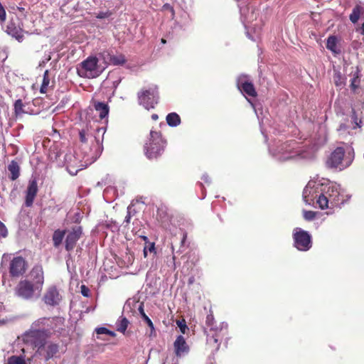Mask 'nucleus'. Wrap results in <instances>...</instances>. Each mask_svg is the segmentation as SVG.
<instances>
[{
  "mask_svg": "<svg viewBox=\"0 0 364 364\" xmlns=\"http://www.w3.org/2000/svg\"><path fill=\"white\" fill-rule=\"evenodd\" d=\"M82 142L81 151L82 156H76L74 153L69 152L64 156V164L71 175H76L78 171L86 168L97 160L102 152L101 141L92 135L86 134L85 131L80 132Z\"/></svg>",
  "mask_w": 364,
  "mask_h": 364,
  "instance_id": "nucleus-1",
  "label": "nucleus"
},
{
  "mask_svg": "<svg viewBox=\"0 0 364 364\" xmlns=\"http://www.w3.org/2000/svg\"><path fill=\"white\" fill-rule=\"evenodd\" d=\"M43 283V269L40 266H36L32 269L28 279L19 282L15 289V294L26 300L38 299L41 295Z\"/></svg>",
  "mask_w": 364,
  "mask_h": 364,
  "instance_id": "nucleus-2",
  "label": "nucleus"
},
{
  "mask_svg": "<svg viewBox=\"0 0 364 364\" xmlns=\"http://www.w3.org/2000/svg\"><path fill=\"white\" fill-rule=\"evenodd\" d=\"M322 191L316 204L321 209H333L335 207H341L350 198L349 195L344 194L341 186L335 182L323 180Z\"/></svg>",
  "mask_w": 364,
  "mask_h": 364,
  "instance_id": "nucleus-3",
  "label": "nucleus"
},
{
  "mask_svg": "<svg viewBox=\"0 0 364 364\" xmlns=\"http://www.w3.org/2000/svg\"><path fill=\"white\" fill-rule=\"evenodd\" d=\"M62 322L63 319L61 318H53L51 320L45 318H41L33 324L31 330L23 334V341L34 348H37V352L41 353V350L44 348L46 339L49 336L48 331L44 329H35L34 327L42 325L47 326H50L52 328H54V327L51 326L52 323H61Z\"/></svg>",
  "mask_w": 364,
  "mask_h": 364,
  "instance_id": "nucleus-4",
  "label": "nucleus"
},
{
  "mask_svg": "<svg viewBox=\"0 0 364 364\" xmlns=\"http://www.w3.org/2000/svg\"><path fill=\"white\" fill-rule=\"evenodd\" d=\"M354 159L353 149L348 146L336 148L327 158L326 166L331 169L342 171L348 168Z\"/></svg>",
  "mask_w": 364,
  "mask_h": 364,
  "instance_id": "nucleus-5",
  "label": "nucleus"
},
{
  "mask_svg": "<svg viewBox=\"0 0 364 364\" xmlns=\"http://www.w3.org/2000/svg\"><path fill=\"white\" fill-rule=\"evenodd\" d=\"M296 142H277L269 148L272 156L279 161H285L294 159L299 155V151L296 149Z\"/></svg>",
  "mask_w": 364,
  "mask_h": 364,
  "instance_id": "nucleus-6",
  "label": "nucleus"
},
{
  "mask_svg": "<svg viewBox=\"0 0 364 364\" xmlns=\"http://www.w3.org/2000/svg\"><path fill=\"white\" fill-rule=\"evenodd\" d=\"M165 141L159 132L151 131L147 141L144 145V153L147 158L156 159L163 153Z\"/></svg>",
  "mask_w": 364,
  "mask_h": 364,
  "instance_id": "nucleus-7",
  "label": "nucleus"
},
{
  "mask_svg": "<svg viewBox=\"0 0 364 364\" xmlns=\"http://www.w3.org/2000/svg\"><path fill=\"white\" fill-rule=\"evenodd\" d=\"M102 72V67L95 56L88 57L77 67L78 75L89 79L98 77Z\"/></svg>",
  "mask_w": 364,
  "mask_h": 364,
  "instance_id": "nucleus-8",
  "label": "nucleus"
},
{
  "mask_svg": "<svg viewBox=\"0 0 364 364\" xmlns=\"http://www.w3.org/2000/svg\"><path fill=\"white\" fill-rule=\"evenodd\" d=\"M323 180H311L303 191V199L307 205H314L315 200L318 199L323 187Z\"/></svg>",
  "mask_w": 364,
  "mask_h": 364,
  "instance_id": "nucleus-9",
  "label": "nucleus"
},
{
  "mask_svg": "<svg viewBox=\"0 0 364 364\" xmlns=\"http://www.w3.org/2000/svg\"><path fill=\"white\" fill-rule=\"evenodd\" d=\"M158 87L156 85H152L138 93L139 103L146 109L154 108L158 102Z\"/></svg>",
  "mask_w": 364,
  "mask_h": 364,
  "instance_id": "nucleus-10",
  "label": "nucleus"
},
{
  "mask_svg": "<svg viewBox=\"0 0 364 364\" xmlns=\"http://www.w3.org/2000/svg\"><path fill=\"white\" fill-rule=\"evenodd\" d=\"M293 237L294 246L300 251H306L311 247V238L308 232L299 228L294 230Z\"/></svg>",
  "mask_w": 364,
  "mask_h": 364,
  "instance_id": "nucleus-11",
  "label": "nucleus"
},
{
  "mask_svg": "<svg viewBox=\"0 0 364 364\" xmlns=\"http://www.w3.org/2000/svg\"><path fill=\"white\" fill-rule=\"evenodd\" d=\"M237 85L238 89L244 95L250 97L256 96V91L254 85L247 75H240L237 78Z\"/></svg>",
  "mask_w": 364,
  "mask_h": 364,
  "instance_id": "nucleus-12",
  "label": "nucleus"
},
{
  "mask_svg": "<svg viewBox=\"0 0 364 364\" xmlns=\"http://www.w3.org/2000/svg\"><path fill=\"white\" fill-rule=\"evenodd\" d=\"M43 299L47 305L54 306L60 304L62 296L55 287L50 286L46 290Z\"/></svg>",
  "mask_w": 364,
  "mask_h": 364,
  "instance_id": "nucleus-13",
  "label": "nucleus"
},
{
  "mask_svg": "<svg viewBox=\"0 0 364 364\" xmlns=\"http://www.w3.org/2000/svg\"><path fill=\"white\" fill-rule=\"evenodd\" d=\"M26 263L21 257H14L10 264V273L13 277H18L24 273Z\"/></svg>",
  "mask_w": 364,
  "mask_h": 364,
  "instance_id": "nucleus-14",
  "label": "nucleus"
},
{
  "mask_svg": "<svg viewBox=\"0 0 364 364\" xmlns=\"http://www.w3.org/2000/svg\"><path fill=\"white\" fill-rule=\"evenodd\" d=\"M81 234L82 229L80 227H75L68 232L65 240V248L67 250H71L74 248Z\"/></svg>",
  "mask_w": 364,
  "mask_h": 364,
  "instance_id": "nucleus-15",
  "label": "nucleus"
},
{
  "mask_svg": "<svg viewBox=\"0 0 364 364\" xmlns=\"http://www.w3.org/2000/svg\"><path fill=\"white\" fill-rule=\"evenodd\" d=\"M173 348L177 357H183L189 351V347L183 336H177L173 343Z\"/></svg>",
  "mask_w": 364,
  "mask_h": 364,
  "instance_id": "nucleus-16",
  "label": "nucleus"
},
{
  "mask_svg": "<svg viewBox=\"0 0 364 364\" xmlns=\"http://www.w3.org/2000/svg\"><path fill=\"white\" fill-rule=\"evenodd\" d=\"M38 192V186L36 180H31L29 181L26 195V205L30 207L32 205L35 197Z\"/></svg>",
  "mask_w": 364,
  "mask_h": 364,
  "instance_id": "nucleus-17",
  "label": "nucleus"
},
{
  "mask_svg": "<svg viewBox=\"0 0 364 364\" xmlns=\"http://www.w3.org/2000/svg\"><path fill=\"white\" fill-rule=\"evenodd\" d=\"M6 32L9 35L16 38L18 42H21L23 39L22 28L14 21H11L6 28Z\"/></svg>",
  "mask_w": 364,
  "mask_h": 364,
  "instance_id": "nucleus-18",
  "label": "nucleus"
},
{
  "mask_svg": "<svg viewBox=\"0 0 364 364\" xmlns=\"http://www.w3.org/2000/svg\"><path fill=\"white\" fill-rule=\"evenodd\" d=\"M95 57L97 59L98 64L102 67V71H104L109 65H111L112 55L109 51L104 50L98 53L97 56Z\"/></svg>",
  "mask_w": 364,
  "mask_h": 364,
  "instance_id": "nucleus-19",
  "label": "nucleus"
},
{
  "mask_svg": "<svg viewBox=\"0 0 364 364\" xmlns=\"http://www.w3.org/2000/svg\"><path fill=\"white\" fill-rule=\"evenodd\" d=\"M227 328H228V324L226 323H224V322L220 323L218 326L214 324V326L210 328V330L215 331V334L213 335L211 337H208L207 341L209 343H211L212 342H213L214 343H218V332L223 331H226Z\"/></svg>",
  "mask_w": 364,
  "mask_h": 364,
  "instance_id": "nucleus-20",
  "label": "nucleus"
},
{
  "mask_svg": "<svg viewBox=\"0 0 364 364\" xmlns=\"http://www.w3.org/2000/svg\"><path fill=\"white\" fill-rule=\"evenodd\" d=\"M95 109L98 113L101 119L105 118L109 113V107L107 104L103 102H97L95 104Z\"/></svg>",
  "mask_w": 364,
  "mask_h": 364,
  "instance_id": "nucleus-21",
  "label": "nucleus"
},
{
  "mask_svg": "<svg viewBox=\"0 0 364 364\" xmlns=\"http://www.w3.org/2000/svg\"><path fill=\"white\" fill-rule=\"evenodd\" d=\"M45 350V358L48 360L53 358L58 353V346L55 343H50L46 346Z\"/></svg>",
  "mask_w": 364,
  "mask_h": 364,
  "instance_id": "nucleus-22",
  "label": "nucleus"
},
{
  "mask_svg": "<svg viewBox=\"0 0 364 364\" xmlns=\"http://www.w3.org/2000/svg\"><path fill=\"white\" fill-rule=\"evenodd\" d=\"M167 124L171 127H176L181 123V118L176 112H171L166 116Z\"/></svg>",
  "mask_w": 364,
  "mask_h": 364,
  "instance_id": "nucleus-23",
  "label": "nucleus"
},
{
  "mask_svg": "<svg viewBox=\"0 0 364 364\" xmlns=\"http://www.w3.org/2000/svg\"><path fill=\"white\" fill-rule=\"evenodd\" d=\"M8 170L11 173V179L14 181L19 176V166L18 164L12 161L8 166Z\"/></svg>",
  "mask_w": 364,
  "mask_h": 364,
  "instance_id": "nucleus-24",
  "label": "nucleus"
},
{
  "mask_svg": "<svg viewBox=\"0 0 364 364\" xmlns=\"http://www.w3.org/2000/svg\"><path fill=\"white\" fill-rule=\"evenodd\" d=\"M129 321L126 318H121L116 323L117 330L121 333H124L127 328Z\"/></svg>",
  "mask_w": 364,
  "mask_h": 364,
  "instance_id": "nucleus-25",
  "label": "nucleus"
},
{
  "mask_svg": "<svg viewBox=\"0 0 364 364\" xmlns=\"http://www.w3.org/2000/svg\"><path fill=\"white\" fill-rule=\"evenodd\" d=\"M64 236H65L64 231H61V230L55 231L53 236V240L54 245L55 247H58L62 242Z\"/></svg>",
  "mask_w": 364,
  "mask_h": 364,
  "instance_id": "nucleus-26",
  "label": "nucleus"
},
{
  "mask_svg": "<svg viewBox=\"0 0 364 364\" xmlns=\"http://www.w3.org/2000/svg\"><path fill=\"white\" fill-rule=\"evenodd\" d=\"M336 46H337V39L335 36H329L326 43V48L331 50L333 53H337L336 51Z\"/></svg>",
  "mask_w": 364,
  "mask_h": 364,
  "instance_id": "nucleus-27",
  "label": "nucleus"
},
{
  "mask_svg": "<svg viewBox=\"0 0 364 364\" xmlns=\"http://www.w3.org/2000/svg\"><path fill=\"white\" fill-rule=\"evenodd\" d=\"M50 84V78L48 76V71L46 70L43 75L42 84L41 86L40 91L41 93H46L47 92L48 87Z\"/></svg>",
  "mask_w": 364,
  "mask_h": 364,
  "instance_id": "nucleus-28",
  "label": "nucleus"
},
{
  "mask_svg": "<svg viewBox=\"0 0 364 364\" xmlns=\"http://www.w3.org/2000/svg\"><path fill=\"white\" fill-rule=\"evenodd\" d=\"M125 62H126L125 57L122 54L112 55L111 65H121L124 64Z\"/></svg>",
  "mask_w": 364,
  "mask_h": 364,
  "instance_id": "nucleus-29",
  "label": "nucleus"
},
{
  "mask_svg": "<svg viewBox=\"0 0 364 364\" xmlns=\"http://www.w3.org/2000/svg\"><path fill=\"white\" fill-rule=\"evenodd\" d=\"M138 309H139V311L140 312L142 318L144 319V321L146 322L148 326L150 327L151 332L154 331V324H153L152 321H151V319L144 313L143 305L140 304Z\"/></svg>",
  "mask_w": 364,
  "mask_h": 364,
  "instance_id": "nucleus-30",
  "label": "nucleus"
},
{
  "mask_svg": "<svg viewBox=\"0 0 364 364\" xmlns=\"http://www.w3.org/2000/svg\"><path fill=\"white\" fill-rule=\"evenodd\" d=\"M360 14V7L359 6H356L353 9L352 13L350 15V20L353 23H356L359 18Z\"/></svg>",
  "mask_w": 364,
  "mask_h": 364,
  "instance_id": "nucleus-31",
  "label": "nucleus"
},
{
  "mask_svg": "<svg viewBox=\"0 0 364 364\" xmlns=\"http://www.w3.org/2000/svg\"><path fill=\"white\" fill-rule=\"evenodd\" d=\"M23 104L21 100H18L14 103V111L16 116L24 113Z\"/></svg>",
  "mask_w": 364,
  "mask_h": 364,
  "instance_id": "nucleus-32",
  "label": "nucleus"
},
{
  "mask_svg": "<svg viewBox=\"0 0 364 364\" xmlns=\"http://www.w3.org/2000/svg\"><path fill=\"white\" fill-rule=\"evenodd\" d=\"M240 12H241V15L244 18L245 24H246V23H249L250 22H252L254 20V18H255L253 11H252L251 14H248L247 16H246V14H245V9H241ZM245 27L247 28V25H245Z\"/></svg>",
  "mask_w": 364,
  "mask_h": 364,
  "instance_id": "nucleus-33",
  "label": "nucleus"
},
{
  "mask_svg": "<svg viewBox=\"0 0 364 364\" xmlns=\"http://www.w3.org/2000/svg\"><path fill=\"white\" fill-rule=\"evenodd\" d=\"M95 332L97 335L107 334L112 337H114L116 336L115 333L109 331L105 327H99L95 328Z\"/></svg>",
  "mask_w": 364,
  "mask_h": 364,
  "instance_id": "nucleus-34",
  "label": "nucleus"
},
{
  "mask_svg": "<svg viewBox=\"0 0 364 364\" xmlns=\"http://www.w3.org/2000/svg\"><path fill=\"white\" fill-rule=\"evenodd\" d=\"M7 364H26V362L21 357L14 355L9 358Z\"/></svg>",
  "mask_w": 364,
  "mask_h": 364,
  "instance_id": "nucleus-35",
  "label": "nucleus"
},
{
  "mask_svg": "<svg viewBox=\"0 0 364 364\" xmlns=\"http://www.w3.org/2000/svg\"><path fill=\"white\" fill-rule=\"evenodd\" d=\"M155 252V245L154 242L149 243L148 245L145 246L144 248V257H147L148 252Z\"/></svg>",
  "mask_w": 364,
  "mask_h": 364,
  "instance_id": "nucleus-36",
  "label": "nucleus"
},
{
  "mask_svg": "<svg viewBox=\"0 0 364 364\" xmlns=\"http://www.w3.org/2000/svg\"><path fill=\"white\" fill-rule=\"evenodd\" d=\"M176 323L178 328H180L181 333L184 334L186 333V329H188L185 321H177Z\"/></svg>",
  "mask_w": 364,
  "mask_h": 364,
  "instance_id": "nucleus-37",
  "label": "nucleus"
},
{
  "mask_svg": "<svg viewBox=\"0 0 364 364\" xmlns=\"http://www.w3.org/2000/svg\"><path fill=\"white\" fill-rule=\"evenodd\" d=\"M304 218L306 220H312L315 218V213L314 211H304Z\"/></svg>",
  "mask_w": 364,
  "mask_h": 364,
  "instance_id": "nucleus-38",
  "label": "nucleus"
},
{
  "mask_svg": "<svg viewBox=\"0 0 364 364\" xmlns=\"http://www.w3.org/2000/svg\"><path fill=\"white\" fill-rule=\"evenodd\" d=\"M7 235V230L5 225L0 221V237H5Z\"/></svg>",
  "mask_w": 364,
  "mask_h": 364,
  "instance_id": "nucleus-39",
  "label": "nucleus"
},
{
  "mask_svg": "<svg viewBox=\"0 0 364 364\" xmlns=\"http://www.w3.org/2000/svg\"><path fill=\"white\" fill-rule=\"evenodd\" d=\"M360 80L358 79V77H353L351 80L350 87L352 90H355L359 85Z\"/></svg>",
  "mask_w": 364,
  "mask_h": 364,
  "instance_id": "nucleus-40",
  "label": "nucleus"
},
{
  "mask_svg": "<svg viewBox=\"0 0 364 364\" xmlns=\"http://www.w3.org/2000/svg\"><path fill=\"white\" fill-rule=\"evenodd\" d=\"M81 289V294L85 296L89 297L90 296V289L85 287V285H82L80 287Z\"/></svg>",
  "mask_w": 364,
  "mask_h": 364,
  "instance_id": "nucleus-41",
  "label": "nucleus"
},
{
  "mask_svg": "<svg viewBox=\"0 0 364 364\" xmlns=\"http://www.w3.org/2000/svg\"><path fill=\"white\" fill-rule=\"evenodd\" d=\"M206 324L210 328L214 326V318L212 315H208L206 317Z\"/></svg>",
  "mask_w": 364,
  "mask_h": 364,
  "instance_id": "nucleus-42",
  "label": "nucleus"
},
{
  "mask_svg": "<svg viewBox=\"0 0 364 364\" xmlns=\"http://www.w3.org/2000/svg\"><path fill=\"white\" fill-rule=\"evenodd\" d=\"M111 13L110 12H100L97 15V18H107L110 16Z\"/></svg>",
  "mask_w": 364,
  "mask_h": 364,
  "instance_id": "nucleus-43",
  "label": "nucleus"
},
{
  "mask_svg": "<svg viewBox=\"0 0 364 364\" xmlns=\"http://www.w3.org/2000/svg\"><path fill=\"white\" fill-rule=\"evenodd\" d=\"M201 178L205 183L208 184L210 183V178L207 174H203Z\"/></svg>",
  "mask_w": 364,
  "mask_h": 364,
  "instance_id": "nucleus-44",
  "label": "nucleus"
},
{
  "mask_svg": "<svg viewBox=\"0 0 364 364\" xmlns=\"http://www.w3.org/2000/svg\"><path fill=\"white\" fill-rule=\"evenodd\" d=\"M129 210H130V207H128V213H127V216L125 217V219H124V222L127 223H130V220H131V215H130Z\"/></svg>",
  "mask_w": 364,
  "mask_h": 364,
  "instance_id": "nucleus-45",
  "label": "nucleus"
},
{
  "mask_svg": "<svg viewBox=\"0 0 364 364\" xmlns=\"http://www.w3.org/2000/svg\"><path fill=\"white\" fill-rule=\"evenodd\" d=\"M353 121L355 123V124L357 126H358V123L357 122L358 119H357V117L355 116V113L354 110H353Z\"/></svg>",
  "mask_w": 364,
  "mask_h": 364,
  "instance_id": "nucleus-46",
  "label": "nucleus"
},
{
  "mask_svg": "<svg viewBox=\"0 0 364 364\" xmlns=\"http://www.w3.org/2000/svg\"><path fill=\"white\" fill-rule=\"evenodd\" d=\"M247 35L248 38H250L251 40L256 41V38L254 36L250 35V31L248 30L247 31Z\"/></svg>",
  "mask_w": 364,
  "mask_h": 364,
  "instance_id": "nucleus-47",
  "label": "nucleus"
},
{
  "mask_svg": "<svg viewBox=\"0 0 364 364\" xmlns=\"http://www.w3.org/2000/svg\"><path fill=\"white\" fill-rule=\"evenodd\" d=\"M346 129V125H344V124H341V125H340V127H339V128H338V130L339 132H341V131H342V130H345Z\"/></svg>",
  "mask_w": 364,
  "mask_h": 364,
  "instance_id": "nucleus-48",
  "label": "nucleus"
},
{
  "mask_svg": "<svg viewBox=\"0 0 364 364\" xmlns=\"http://www.w3.org/2000/svg\"><path fill=\"white\" fill-rule=\"evenodd\" d=\"M119 82H120V80L114 81L113 84H114V87H117L118 85V84L119 83Z\"/></svg>",
  "mask_w": 364,
  "mask_h": 364,
  "instance_id": "nucleus-49",
  "label": "nucleus"
},
{
  "mask_svg": "<svg viewBox=\"0 0 364 364\" xmlns=\"http://www.w3.org/2000/svg\"><path fill=\"white\" fill-rule=\"evenodd\" d=\"M151 117H152V119H154V120H156V119H158V116H157V114H153V115L151 116Z\"/></svg>",
  "mask_w": 364,
  "mask_h": 364,
  "instance_id": "nucleus-50",
  "label": "nucleus"
},
{
  "mask_svg": "<svg viewBox=\"0 0 364 364\" xmlns=\"http://www.w3.org/2000/svg\"><path fill=\"white\" fill-rule=\"evenodd\" d=\"M246 98H247V97H246ZM247 101L251 104V106L255 109V105H254V104H253V103H252L250 100H248V99H247Z\"/></svg>",
  "mask_w": 364,
  "mask_h": 364,
  "instance_id": "nucleus-51",
  "label": "nucleus"
},
{
  "mask_svg": "<svg viewBox=\"0 0 364 364\" xmlns=\"http://www.w3.org/2000/svg\"><path fill=\"white\" fill-rule=\"evenodd\" d=\"M361 29H362V33L364 34V23L362 25Z\"/></svg>",
  "mask_w": 364,
  "mask_h": 364,
  "instance_id": "nucleus-52",
  "label": "nucleus"
},
{
  "mask_svg": "<svg viewBox=\"0 0 364 364\" xmlns=\"http://www.w3.org/2000/svg\"><path fill=\"white\" fill-rule=\"evenodd\" d=\"M142 238H143V240H144V241H146V242L148 240V238H147V237H146V236H143V237H142Z\"/></svg>",
  "mask_w": 364,
  "mask_h": 364,
  "instance_id": "nucleus-53",
  "label": "nucleus"
},
{
  "mask_svg": "<svg viewBox=\"0 0 364 364\" xmlns=\"http://www.w3.org/2000/svg\"><path fill=\"white\" fill-rule=\"evenodd\" d=\"M161 43H166V40H164V39H163V38H162V39H161Z\"/></svg>",
  "mask_w": 364,
  "mask_h": 364,
  "instance_id": "nucleus-54",
  "label": "nucleus"
},
{
  "mask_svg": "<svg viewBox=\"0 0 364 364\" xmlns=\"http://www.w3.org/2000/svg\"><path fill=\"white\" fill-rule=\"evenodd\" d=\"M172 364H177V363H172Z\"/></svg>",
  "mask_w": 364,
  "mask_h": 364,
  "instance_id": "nucleus-55",
  "label": "nucleus"
}]
</instances>
